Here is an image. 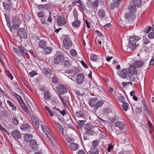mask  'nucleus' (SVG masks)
<instances>
[{
	"label": "nucleus",
	"instance_id": "f257e3e1",
	"mask_svg": "<svg viewBox=\"0 0 154 154\" xmlns=\"http://www.w3.org/2000/svg\"><path fill=\"white\" fill-rule=\"evenodd\" d=\"M141 38L140 37L134 36L130 37L129 38L128 47L132 50L135 49L139 45L138 41Z\"/></svg>",
	"mask_w": 154,
	"mask_h": 154
},
{
	"label": "nucleus",
	"instance_id": "f03ea898",
	"mask_svg": "<svg viewBox=\"0 0 154 154\" xmlns=\"http://www.w3.org/2000/svg\"><path fill=\"white\" fill-rule=\"evenodd\" d=\"M41 127L42 130L45 134L49 140L52 141V140L53 139V137L48 127L43 124L41 125Z\"/></svg>",
	"mask_w": 154,
	"mask_h": 154
},
{
	"label": "nucleus",
	"instance_id": "7ed1b4c3",
	"mask_svg": "<svg viewBox=\"0 0 154 154\" xmlns=\"http://www.w3.org/2000/svg\"><path fill=\"white\" fill-rule=\"evenodd\" d=\"M63 43V47L66 50H69L72 46V41L68 38H65Z\"/></svg>",
	"mask_w": 154,
	"mask_h": 154
},
{
	"label": "nucleus",
	"instance_id": "20e7f679",
	"mask_svg": "<svg viewBox=\"0 0 154 154\" xmlns=\"http://www.w3.org/2000/svg\"><path fill=\"white\" fill-rule=\"evenodd\" d=\"M58 25L60 26H65L66 21L65 17L61 16H58L56 19Z\"/></svg>",
	"mask_w": 154,
	"mask_h": 154
},
{
	"label": "nucleus",
	"instance_id": "39448f33",
	"mask_svg": "<svg viewBox=\"0 0 154 154\" xmlns=\"http://www.w3.org/2000/svg\"><path fill=\"white\" fill-rule=\"evenodd\" d=\"M18 50L19 53H20L23 58L26 59V56L27 54V51L26 48L23 46L20 45L18 46Z\"/></svg>",
	"mask_w": 154,
	"mask_h": 154
},
{
	"label": "nucleus",
	"instance_id": "423d86ee",
	"mask_svg": "<svg viewBox=\"0 0 154 154\" xmlns=\"http://www.w3.org/2000/svg\"><path fill=\"white\" fill-rule=\"evenodd\" d=\"M58 92L60 94H63L67 92V90L65 87L62 85L60 84L56 88Z\"/></svg>",
	"mask_w": 154,
	"mask_h": 154
},
{
	"label": "nucleus",
	"instance_id": "0eeeda50",
	"mask_svg": "<svg viewBox=\"0 0 154 154\" xmlns=\"http://www.w3.org/2000/svg\"><path fill=\"white\" fill-rule=\"evenodd\" d=\"M18 35L20 38H26L27 37V35L25 29L21 28H19L18 30Z\"/></svg>",
	"mask_w": 154,
	"mask_h": 154
},
{
	"label": "nucleus",
	"instance_id": "6e6552de",
	"mask_svg": "<svg viewBox=\"0 0 154 154\" xmlns=\"http://www.w3.org/2000/svg\"><path fill=\"white\" fill-rule=\"evenodd\" d=\"M30 146L34 151H37L38 149V146L36 140L33 139L30 142Z\"/></svg>",
	"mask_w": 154,
	"mask_h": 154
},
{
	"label": "nucleus",
	"instance_id": "1a4fd4ad",
	"mask_svg": "<svg viewBox=\"0 0 154 154\" xmlns=\"http://www.w3.org/2000/svg\"><path fill=\"white\" fill-rule=\"evenodd\" d=\"M64 58L65 57L63 55L59 54L54 58V62L55 64H59L63 61Z\"/></svg>",
	"mask_w": 154,
	"mask_h": 154
},
{
	"label": "nucleus",
	"instance_id": "9d476101",
	"mask_svg": "<svg viewBox=\"0 0 154 154\" xmlns=\"http://www.w3.org/2000/svg\"><path fill=\"white\" fill-rule=\"evenodd\" d=\"M99 2V1L98 0H96L92 2H91V0H88L87 3L90 7L94 8L98 6Z\"/></svg>",
	"mask_w": 154,
	"mask_h": 154
},
{
	"label": "nucleus",
	"instance_id": "9b49d317",
	"mask_svg": "<svg viewBox=\"0 0 154 154\" xmlns=\"http://www.w3.org/2000/svg\"><path fill=\"white\" fill-rule=\"evenodd\" d=\"M128 73V71L127 69H124L118 72V75L122 79H125L126 78Z\"/></svg>",
	"mask_w": 154,
	"mask_h": 154
},
{
	"label": "nucleus",
	"instance_id": "f8f14e48",
	"mask_svg": "<svg viewBox=\"0 0 154 154\" xmlns=\"http://www.w3.org/2000/svg\"><path fill=\"white\" fill-rule=\"evenodd\" d=\"M20 23V19L17 18L13 19L12 21V23L13 24L12 27L13 29H15L18 28Z\"/></svg>",
	"mask_w": 154,
	"mask_h": 154
},
{
	"label": "nucleus",
	"instance_id": "ddd939ff",
	"mask_svg": "<svg viewBox=\"0 0 154 154\" xmlns=\"http://www.w3.org/2000/svg\"><path fill=\"white\" fill-rule=\"evenodd\" d=\"M84 78L85 76L84 74H78L76 77L77 83L79 84H82L84 81Z\"/></svg>",
	"mask_w": 154,
	"mask_h": 154
},
{
	"label": "nucleus",
	"instance_id": "4468645a",
	"mask_svg": "<svg viewBox=\"0 0 154 154\" xmlns=\"http://www.w3.org/2000/svg\"><path fill=\"white\" fill-rule=\"evenodd\" d=\"M11 135L15 140L20 138L21 137L19 131L16 130L12 131L11 132Z\"/></svg>",
	"mask_w": 154,
	"mask_h": 154
},
{
	"label": "nucleus",
	"instance_id": "2eb2a0df",
	"mask_svg": "<svg viewBox=\"0 0 154 154\" xmlns=\"http://www.w3.org/2000/svg\"><path fill=\"white\" fill-rule=\"evenodd\" d=\"M10 6L13 10H15L17 7V0H8Z\"/></svg>",
	"mask_w": 154,
	"mask_h": 154
},
{
	"label": "nucleus",
	"instance_id": "dca6fc26",
	"mask_svg": "<svg viewBox=\"0 0 154 154\" xmlns=\"http://www.w3.org/2000/svg\"><path fill=\"white\" fill-rule=\"evenodd\" d=\"M124 127V124L122 122H119L115 123V128L116 130L119 128L120 130H122Z\"/></svg>",
	"mask_w": 154,
	"mask_h": 154
},
{
	"label": "nucleus",
	"instance_id": "f3484780",
	"mask_svg": "<svg viewBox=\"0 0 154 154\" xmlns=\"http://www.w3.org/2000/svg\"><path fill=\"white\" fill-rule=\"evenodd\" d=\"M125 18L128 19L129 20H134L135 18V16L134 13L131 12H127L125 14Z\"/></svg>",
	"mask_w": 154,
	"mask_h": 154
},
{
	"label": "nucleus",
	"instance_id": "a211bd4d",
	"mask_svg": "<svg viewBox=\"0 0 154 154\" xmlns=\"http://www.w3.org/2000/svg\"><path fill=\"white\" fill-rule=\"evenodd\" d=\"M144 64V62L141 60H136L134 63L133 65L135 67L137 68L141 67Z\"/></svg>",
	"mask_w": 154,
	"mask_h": 154
},
{
	"label": "nucleus",
	"instance_id": "6ab92c4d",
	"mask_svg": "<svg viewBox=\"0 0 154 154\" xmlns=\"http://www.w3.org/2000/svg\"><path fill=\"white\" fill-rule=\"evenodd\" d=\"M38 45L40 48L44 49L48 46L47 42L44 40H40L39 42Z\"/></svg>",
	"mask_w": 154,
	"mask_h": 154
},
{
	"label": "nucleus",
	"instance_id": "aec40b11",
	"mask_svg": "<svg viewBox=\"0 0 154 154\" xmlns=\"http://www.w3.org/2000/svg\"><path fill=\"white\" fill-rule=\"evenodd\" d=\"M129 71L130 74L132 75H135L137 73V70L135 67L134 66H130L128 71Z\"/></svg>",
	"mask_w": 154,
	"mask_h": 154
},
{
	"label": "nucleus",
	"instance_id": "412c9836",
	"mask_svg": "<svg viewBox=\"0 0 154 154\" xmlns=\"http://www.w3.org/2000/svg\"><path fill=\"white\" fill-rule=\"evenodd\" d=\"M23 110L27 114L28 113V108L25 103L23 101L21 100L20 102H19Z\"/></svg>",
	"mask_w": 154,
	"mask_h": 154
},
{
	"label": "nucleus",
	"instance_id": "4be33fe9",
	"mask_svg": "<svg viewBox=\"0 0 154 154\" xmlns=\"http://www.w3.org/2000/svg\"><path fill=\"white\" fill-rule=\"evenodd\" d=\"M20 128L22 131H28L30 129V127L28 123H25L21 126Z\"/></svg>",
	"mask_w": 154,
	"mask_h": 154
},
{
	"label": "nucleus",
	"instance_id": "5701e85b",
	"mask_svg": "<svg viewBox=\"0 0 154 154\" xmlns=\"http://www.w3.org/2000/svg\"><path fill=\"white\" fill-rule=\"evenodd\" d=\"M37 8L39 10H45L48 9L49 7L48 5L46 4L43 5H38L37 6Z\"/></svg>",
	"mask_w": 154,
	"mask_h": 154
},
{
	"label": "nucleus",
	"instance_id": "b1692460",
	"mask_svg": "<svg viewBox=\"0 0 154 154\" xmlns=\"http://www.w3.org/2000/svg\"><path fill=\"white\" fill-rule=\"evenodd\" d=\"M69 147L72 151H75L79 148V146L78 144L73 143L69 145Z\"/></svg>",
	"mask_w": 154,
	"mask_h": 154
},
{
	"label": "nucleus",
	"instance_id": "393cba45",
	"mask_svg": "<svg viewBox=\"0 0 154 154\" xmlns=\"http://www.w3.org/2000/svg\"><path fill=\"white\" fill-rule=\"evenodd\" d=\"M97 99L95 98L92 99L90 101L89 105L91 106L92 107H95V108H96V105L97 104Z\"/></svg>",
	"mask_w": 154,
	"mask_h": 154
},
{
	"label": "nucleus",
	"instance_id": "a878e982",
	"mask_svg": "<svg viewBox=\"0 0 154 154\" xmlns=\"http://www.w3.org/2000/svg\"><path fill=\"white\" fill-rule=\"evenodd\" d=\"M33 136L32 134H27L24 135V139L26 142L31 141V140H32Z\"/></svg>",
	"mask_w": 154,
	"mask_h": 154
},
{
	"label": "nucleus",
	"instance_id": "bb28decb",
	"mask_svg": "<svg viewBox=\"0 0 154 154\" xmlns=\"http://www.w3.org/2000/svg\"><path fill=\"white\" fill-rule=\"evenodd\" d=\"M89 154H98V152L97 148L95 147H91L90 150L88 151Z\"/></svg>",
	"mask_w": 154,
	"mask_h": 154
},
{
	"label": "nucleus",
	"instance_id": "cd10ccee",
	"mask_svg": "<svg viewBox=\"0 0 154 154\" xmlns=\"http://www.w3.org/2000/svg\"><path fill=\"white\" fill-rule=\"evenodd\" d=\"M7 103L9 106L11 107L12 110L16 111V106L10 100H8Z\"/></svg>",
	"mask_w": 154,
	"mask_h": 154
},
{
	"label": "nucleus",
	"instance_id": "c85d7f7f",
	"mask_svg": "<svg viewBox=\"0 0 154 154\" xmlns=\"http://www.w3.org/2000/svg\"><path fill=\"white\" fill-rule=\"evenodd\" d=\"M0 114L2 116H6L8 114V112L6 109L1 108L0 109Z\"/></svg>",
	"mask_w": 154,
	"mask_h": 154
},
{
	"label": "nucleus",
	"instance_id": "c756f323",
	"mask_svg": "<svg viewBox=\"0 0 154 154\" xmlns=\"http://www.w3.org/2000/svg\"><path fill=\"white\" fill-rule=\"evenodd\" d=\"M62 64L64 68L68 67L71 65L70 63L69 60H66L64 61Z\"/></svg>",
	"mask_w": 154,
	"mask_h": 154
},
{
	"label": "nucleus",
	"instance_id": "7c9ffc66",
	"mask_svg": "<svg viewBox=\"0 0 154 154\" xmlns=\"http://www.w3.org/2000/svg\"><path fill=\"white\" fill-rule=\"evenodd\" d=\"M135 6L139 7L141 4V0H131Z\"/></svg>",
	"mask_w": 154,
	"mask_h": 154
},
{
	"label": "nucleus",
	"instance_id": "2f4dec72",
	"mask_svg": "<svg viewBox=\"0 0 154 154\" xmlns=\"http://www.w3.org/2000/svg\"><path fill=\"white\" fill-rule=\"evenodd\" d=\"M98 14L100 18H103L105 16V12L103 9H101L99 10Z\"/></svg>",
	"mask_w": 154,
	"mask_h": 154
},
{
	"label": "nucleus",
	"instance_id": "473e14b6",
	"mask_svg": "<svg viewBox=\"0 0 154 154\" xmlns=\"http://www.w3.org/2000/svg\"><path fill=\"white\" fill-rule=\"evenodd\" d=\"M51 94L50 92L48 91H45L44 93V98L47 100H48L51 98Z\"/></svg>",
	"mask_w": 154,
	"mask_h": 154
},
{
	"label": "nucleus",
	"instance_id": "72a5a7b5",
	"mask_svg": "<svg viewBox=\"0 0 154 154\" xmlns=\"http://www.w3.org/2000/svg\"><path fill=\"white\" fill-rule=\"evenodd\" d=\"M135 7V6L134 5H130L129 6L128 9L130 11V12H131L133 13L135 12L136 11V8Z\"/></svg>",
	"mask_w": 154,
	"mask_h": 154
},
{
	"label": "nucleus",
	"instance_id": "f704fd0d",
	"mask_svg": "<svg viewBox=\"0 0 154 154\" xmlns=\"http://www.w3.org/2000/svg\"><path fill=\"white\" fill-rule=\"evenodd\" d=\"M33 124L35 125V127L37 129H38L39 127V125L42 124L43 123L40 120H37V121H35V122L32 123Z\"/></svg>",
	"mask_w": 154,
	"mask_h": 154
},
{
	"label": "nucleus",
	"instance_id": "c9c22d12",
	"mask_svg": "<svg viewBox=\"0 0 154 154\" xmlns=\"http://www.w3.org/2000/svg\"><path fill=\"white\" fill-rule=\"evenodd\" d=\"M72 25L74 27H78L80 26V22L79 20H75V21L72 22Z\"/></svg>",
	"mask_w": 154,
	"mask_h": 154
},
{
	"label": "nucleus",
	"instance_id": "e433bc0d",
	"mask_svg": "<svg viewBox=\"0 0 154 154\" xmlns=\"http://www.w3.org/2000/svg\"><path fill=\"white\" fill-rule=\"evenodd\" d=\"M78 4L79 6L83 10L85 11L86 10V7L84 4L80 0H78Z\"/></svg>",
	"mask_w": 154,
	"mask_h": 154
},
{
	"label": "nucleus",
	"instance_id": "4c0bfd02",
	"mask_svg": "<svg viewBox=\"0 0 154 154\" xmlns=\"http://www.w3.org/2000/svg\"><path fill=\"white\" fill-rule=\"evenodd\" d=\"M134 75L130 74V75L127 77V79H129L130 81H135L136 78V76Z\"/></svg>",
	"mask_w": 154,
	"mask_h": 154
},
{
	"label": "nucleus",
	"instance_id": "58836bf2",
	"mask_svg": "<svg viewBox=\"0 0 154 154\" xmlns=\"http://www.w3.org/2000/svg\"><path fill=\"white\" fill-rule=\"evenodd\" d=\"M52 50L51 48L47 47L44 48V52L45 54H50Z\"/></svg>",
	"mask_w": 154,
	"mask_h": 154
},
{
	"label": "nucleus",
	"instance_id": "ea45409f",
	"mask_svg": "<svg viewBox=\"0 0 154 154\" xmlns=\"http://www.w3.org/2000/svg\"><path fill=\"white\" fill-rule=\"evenodd\" d=\"M43 70L44 73L47 75H50L51 74L52 72L50 69H44Z\"/></svg>",
	"mask_w": 154,
	"mask_h": 154
},
{
	"label": "nucleus",
	"instance_id": "a19ab883",
	"mask_svg": "<svg viewBox=\"0 0 154 154\" xmlns=\"http://www.w3.org/2000/svg\"><path fill=\"white\" fill-rule=\"evenodd\" d=\"M128 104L126 102H123L122 105V107L124 110L126 111L128 109Z\"/></svg>",
	"mask_w": 154,
	"mask_h": 154
},
{
	"label": "nucleus",
	"instance_id": "79ce46f5",
	"mask_svg": "<svg viewBox=\"0 0 154 154\" xmlns=\"http://www.w3.org/2000/svg\"><path fill=\"white\" fill-rule=\"evenodd\" d=\"M75 115L78 118L82 117L84 116V114L81 111L76 112L75 113Z\"/></svg>",
	"mask_w": 154,
	"mask_h": 154
},
{
	"label": "nucleus",
	"instance_id": "37998d69",
	"mask_svg": "<svg viewBox=\"0 0 154 154\" xmlns=\"http://www.w3.org/2000/svg\"><path fill=\"white\" fill-rule=\"evenodd\" d=\"M3 6L4 7L5 9L8 11H10V5H9L8 4L6 3L3 2Z\"/></svg>",
	"mask_w": 154,
	"mask_h": 154
},
{
	"label": "nucleus",
	"instance_id": "c03bdc74",
	"mask_svg": "<svg viewBox=\"0 0 154 154\" xmlns=\"http://www.w3.org/2000/svg\"><path fill=\"white\" fill-rule=\"evenodd\" d=\"M94 134L95 132L91 130L86 131L85 133V134L87 136H88L89 135H93Z\"/></svg>",
	"mask_w": 154,
	"mask_h": 154
},
{
	"label": "nucleus",
	"instance_id": "a18cd8bd",
	"mask_svg": "<svg viewBox=\"0 0 154 154\" xmlns=\"http://www.w3.org/2000/svg\"><path fill=\"white\" fill-rule=\"evenodd\" d=\"M70 53L71 55L73 57L76 56L77 55V52L74 49H71L70 51Z\"/></svg>",
	"mask_w": 154,
	"mask_h": 154
},
{
	"label": "nucleus",
	"instance_id": "49530a36",
	"mask_svg": "<svg viewBox=\"0 0 154 154\" xmlns=\"http://www.w3.org/2000/svg\"><path fill=\"white\" fill-rule=\"evenodd\" d=\"M66 141L69 143H73L75 140V139L72 138L66 137Z\"/></svg>",
	"mask_w": 154,
	"mask_h": 154
},
{
	"label": "nucleus",
	"instance_id": "de8ad7c7",
	"mask_svg": "<svg viewBox=\"0 0 154 154\" xmlns=\"http://www.w3.org/2000/svg\"><path fill=\"white\" fill-rule=\"evenodd\" d=\"M0 130H1L3 132H6L8 135H10V133L9 132H8L4 128L2 127V126L0 124Z\"/></svg>",
	"mask_w": 154,
	"mask_h": 154
},
{
	"label": "nucleus",
	"instance_id": "09e8293b",
	"mask_svg": "<svg viewBox=\"0 0 154 154\" xmlns=\"http://www.w3.org/2000/svg\"><path fill=\"white\" fill-rule=\"evenodd\" d=\"M85 129L87 131L91 130L92 129V126L90 124H86L85 126Z\"/></svg>",
	"mask_w": 154,
	"mask_h": 154
},
{
	"label": "nucleus",
	"instance_id": "8fccbe9b",
	"mask_svg": "<svg viewBox=\"0 0 154 154\" xmlns=\"http://www.w3.org/2000/svg\"><path fill=\"white\" fill-rule=\"evenodd\" d=\"M103 103V101H98L97 100V104L96 105V108L98 109L101 106Z\"/></svg>",
	"mask_w": 154,
	"mask_h": 154
},
{
	"label": "nucleus",
	"instance_id": "3c124183",
	"mask_svg": "<svg viewBox=\"0 0 154 154\" xmlns=\"http://www.w3.org/2000/svg\"><path fill=\"white\" fill-rule=\"evenodd\" d=\"M91 60L93 61H95L97 59V57L95 54H92L91 56Z\"/></svg>",
	"mask_w": 154,
	"mask_h": 154
},
{
	"label": "nucleus",
	"instance_id": "603ef678",
	"mask_svg": "<svg viewBox=\"0 0 154 154\" xmlns=\"http://www.w3.org/2000/svg\"><path fill=\"white\" fill-rule=\"evenodd\" d=\"M37 16L39 17L42 18L45 16V14L43 11H41L37 13Z\"/></svg>",
	"mask_w": 154,
	"mask_h": 154
},
{
	"label": "nucleus",
	"instance_id": "864d4df0",
	"mask_svg": "<svg viewBox=\"0 0 154 154\" xmlns=\"http://www.w3.org/2000/svg\"><path fill=\"white\" fill-rule=\"evenodd\" d=\"M14 96L19 101V102H20L21 100H23L21 97L20 95L16 93H14Z\"/></svg>",
	"mask_w": 154,
	"mask_h": 154
},
{
	"label": "nucleus",
	"instance_id": "5fc2aeb1",
	"mask_svg": "<svg viewBox=\"0 0 154 154\" xmlns=\"http://www.w3.org/2000/svg\"><path fill=\"white\" fill-rule=\"evenodd\" d=\"M12 122L14 124L17 125L18 123V121L17 119V117L16 116L14 117L12 119Z\"/></svg>",
	"mask_w": 154,
	"mask_h": 154
},
{
	"label": "nucleus",
	"instance_id": "6e6d98bb",
	"mask_svg": "<svg viewBox=\"0 0 154 154\" xmlns=\"http://www.w3.org/2000/svg\"><path fill=\"white\" fill-rule=\"evenodd\" d=\"M52 82L54 84H56L58 82V79L56 76H54L52 78Z\"/></svg>",
	"mask_w": 154,
	"mask_h": 154
},
{
	"label": "nucleus",
	"instance_id": "4d7b16f0",
	"mask_svg": "<svg viewBox=\"0 0 154 154\" xmlns=\"http://www.w3.org/2000/svg\"><path fill=\"white\" fill-rule=\"evenodd\" d=\"M73 15L75 20H78L77 12L74 9L73 11Z\"/></svg>",
	"mask_w": 154,
	"mask_h": 154
},
{
	"label": "nucleus",
	"instance_id": "13d9d810",
	"mask_svg": "<svg viewBox=\"0 0 154 154\" xmlns=\"http://www.w3.org/2000/svg\"><path fill=\"white\" fill-rule=\"evenodd\" d=\"M31 119L32 123L35 122L36 121H37L38 119L37 117L35 116H32L31 117Z\"/></svg>",
	"mask_w": 154,
	"mask_h": 154
},
{
	"label": "nucleus",
	"instance_id": "bf43d9fd",
	"mask_svg": "<svg viewBox=\"0 0 154 154\" xmlns=\"http://www.w3.org/2000/svg\"><path fill=\"white\" fill-rule=\"evenodd\" d=\"M143 41L144 44L145 45L148 44L149 42V39L146 38L145 37H144L143 38Z\"/></svg>",
	"mask_w": 154,
	"mask_h": 154
},
{
	"label": "nucleus",
	"instance_id": "052dcab7",
	"mask_svg": "<svg viewBox=\"0 0 154 154\" xmlns=\"http://www.w3.org/2000/svg\"><path fill=\"white\" fill-rule=\"evenodd\" d=\"M149 38H154V31L151 32L149 33L148 35Z\"/></svg>",
	"mask_w": 154,
	"mask_h": 154
},
{
	"label": "nucleus",
	"instance_id": "680f3d73",
	"mask_svg": "<svg viewBox=\"0 0 154 154\" xmlns=\"http://www.w3.org/2000/svg\"><path fill=\"white\" fill-rule=\"evenodd\" d=\"M108 147L107 148V150L108 152H110L113 148V146L111 145L110 144H108Z\"/></svg>",
	"mask_w": 154,
	"mask_h": 154
},
{
	"label": "nucleus",
	"instance_id": "e2e57ef3",
	"mask_svg": "<svg viewBox=\"0 0 154 154\" xmlns=\"http://www.w3.org/2000/svg\"><path fill=\"white\" fill-rule=\"evenodd\" d=\"M6 74L10 78L11 80H12L13 78L11 74L10 73L9 71H7L6 72Z\"/></svg>",
	"mask_w": 154,
	"mask_h": 154
},
{
	"label": "nucleus",
	"instance_id": "0e129e2a",
	"mask_svg": "<svg viewBox=\"0 0 154 154\" xmlns=\"http://www.w3.org/2000/svg\"><path fill=\"white\" fill-rule=\"evenodd\" d=\"M144 109L147 113V114L149 116H151V113L148 109V107H147L144 108Z\"/></svg>",
	"mask_w": 154,
	"mask_h": 154
},
{
	"label": "nucleus",
	"instance_id": "69168bd1",
	"mask_svg": "<svg viewBox=\"0 0 154 154\" xmlns=\"http://www.w3.org/2000/svg\"><path fill=\"white\" fill-rule=\"evenodd\" d=\"M141 111V109L139 107L136 108L135 110V112L137 114L140 113Z\"/></svg>",
	"mask_w": 154,
	"mask_h": 154
},
{
	"label": "nucleus",
	"instance_id": "338daca9",
	"mask_svg": "<svg viewBox=\"0 0 154 154\" xmlns=\"http://www.w3.org/2000/svg\"><path fill=\"white\" fill-rule=\"evenodd\" d=\"M85 122V120H79L78 122V123L80 126L82 127Z\"/></svg>",
	"mask_w": 154,
	"mask_h": 154
},
{
	"label": "nucleus",
	"instance_id": "774afa93",
	"mask_svg": "<svg viewBox=\"0 0 154 154\" xmlns=\"http://www.w3.org/2000/svg\"><path fill=\"white\" fill-rule=\"evenodd\" d=\"M37 74V73L35 72L34 71H32L29 73L30 76L31 77H32L33 76L36 75Z\"/></svg>",
	"mask_w": 154,
	"mask_h": 154
}]
</instances>
